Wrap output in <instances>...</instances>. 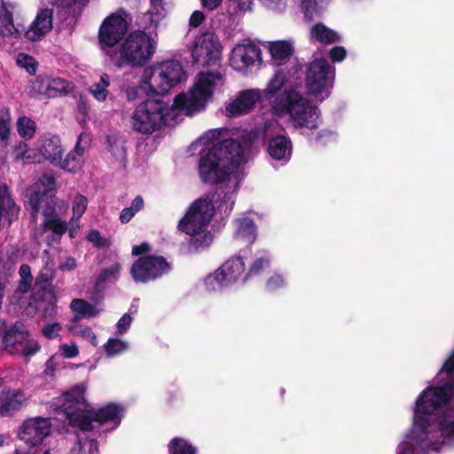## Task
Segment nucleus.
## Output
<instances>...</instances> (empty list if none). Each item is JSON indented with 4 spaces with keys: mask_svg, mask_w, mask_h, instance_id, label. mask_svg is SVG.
<instances>
[{
    "mask_svg": "<svg viewBox=\"0 0 454 454\" xmlns=\"http://www.w3.org/2000/svg\"><path fill=\"white\" fill-rule=\"evenodd\" d=\"M434 382L416 399L412 427L396 454H429L454 442V352Z\"/></svg>",
    "mask_w": 454,
    "mask_h": 454,
    "instance_id": "f257e3e1",
    "label": "nucleus"
},
{
    "mask_svg": "<svg viewBox=\"0 0 454 454\" xmlns=\"http://www.w3.org/2000/svg\"><path fill=\"white\" fill-rule=\"evenodd\" d=\"M90 147V137L87 133L82 132L76 141L74 148L72 150L78 156L83 157L85 152Z\"/></svg>",
    "mask_w": 454,
    "mask_h": 454,
    "instance_id": "de8ad7c7",
    "label": "nucleus"
},
{
    "mask_svg": "<svg viewBox=\"0 0 454 454\" xmlns=\"http://www.w3.org/2000/svg\"><path fill=\"white\" fill-rule=\"evenodd\" d=\"M20 207L16 205L8 187L0 184V228L8 227L18 219Z\"/></svg>",
    "mask_w": 454,
    "mask_h": 454,
    "instance_id": "412c9836",
    "label": "nucleus"
},
{
    "mask_svg": "<svg viewBox=\"0 0 454 454\" xmlns=\"http://www.w3.org/2000/svg\"><path fill=\"white\" fill-rule=\"evenodd\" d=\"M132 322V317L129 314H124L117 322V334L121 335L125 333L129 328Z\"/></svg>",
    "mask_w": 454,
    "mask_h": 454,
    "instance_id": "6e6d98bb",
    "label": "nucleus"
},
{
    "mask_svg": "<svg viewBox=\"0 0 454 454\" xmlns=\"http://www.w3.org/2000/svg\"><path fill=\"white\" fill-rule=\"evenodd\" d=\"M28 152V145L26 143H19L13 152L14 159L17 161L25 160V154Z\"/></svg>",
    "mask_w": 454,
    "mask_h": 454,
    "instance_id": "13d9d810",
    "label": "nucleus"
},
{
    "mask_svg": "<svg viewBox=\"0 0 454 454\" xmlns=\"http://www.w3.org/2000/svg\"><path fill=\"white\" fill-rule=\"evenodd\" d=\"M235 239L252 244L256 238L255 225L249 218L238 219L235 222Z\"/></svg>",
    "mask_w": 454,
    "mask_h": 454,
    "instance_id": "cd10ccee",
    "label": "nucleus"
},
{
    "mask_svg": "<svg viewBox=\"0 0 454 454\" xmlns=\"http://www.w3.org/2000/svg\"><path fill=\"white\" fill-rule=\"evenodd\" d=\"M346 55V50L342 46H335L329 52L330 59H332L333 62L342 61L345 59Z\"/></svg>",
    "mask_w": 454,
    "mask_h": 454,
    "instance_id": "4d7b16f0",
    "label": "nucleus"
},
{
    "mask_svg": "<svg viewBox=\"0 0 454 454\" xmlns=\"http://www.w3.org/2000/svg\"><path fill=\"white\" fill-rule=\"evenodd\" d=\"M155 49L156 42L149 35L135 30L125 37L118 51L107 50L106 55L119 69L126 66L142 67L153 58Z\"/></svg>",
    "mask_w": 454,
    "mask_h": 454,
    "instance_id": "423d86ee",
    "label": "nucleus"
},
{
    "mask_svg": "<svg viewBox=\"0 0 454 454\" xmlns=\"http://www.w3.org/2000/svg\"><path fill=\"white\" fill-rule=\"evenodd\" d=\"M55 277V269L52 263L46 262L45 265L40 270L36 280L40 283H48L51 281Z\"/></svg>",
    "mask_w": 454,
    "mask_h": 454,
    "instance_id": "09e8293b",
    "label": "nucleus"
},
{
    "mask_svg": "<svg viewBox=\"0 0 454 454\" xmlns=\"http://www.w3.org/2000/svg\"><path fill=\"white\" fill-rule=\"evenodd\" d=\"M262 90L249 89L244 90L238 93L233 99L226 106L227 114H244L251 111L257 104H262Z\"/></svg>",
    "mask_w": 454,
    "mask_h": 454,
    "instance_id": "6ab92c4d",
    "label": "nucleus"
},
{
    "mask_svg": "<svg viewBox=\"0 0 454 454\" xmlns=\"http://www.w3.org/2000/svg\"><path fill=\"white\" fill-rule=\"evenodd\" d=\"M59 352L65 358H74L79 355V348L75 343H65L59 346Z\"/></svg>",
    "mask_w": 454,
    "mask_h": 454,
    "instance_id": "8fccbe9b",
    "label": "nucleus"
},
{
    "mask_svg": "<svg viewBox=\"0 0 454 454\" xmlns=\"http://www.w3.org/2000/svg\"><path fill=\"white\" fill-rule=\"evenodd\" d=\"M35 307L43 318L52 317L57 314V299L51 294L48 301H35Z\"/></svg>",
    "mask_w": 454,
    "mask_h": 454,
    "instance_id": "58836bf2",
    "label": "nucleus"
},
{
    "mask_svg": "<svg viewBox=\"0 0 454 454\" xmlns=\"http://www.w3.org/2000/svg\"><path fill=\"white\" fill-rule=\"evenodd\" d=\"M87 239L90 242H91L95 247H104L109 245L108 241L106 239L102 238L99 231L96 230H91L89 232Z\"/></svg>",
    "mask_w": 454,
    "mask_h": 454,
    "instance_id": "864d4df0",
    "label": "nucleus"
},
{
    "mask_svg": "<svg viewBox=\"0 0 454 454\" xmlns=\"http://www.w3.org/2000/svg\"><path fill=\"white\" fill-rule=\"evenodd\" d=\"M333 79L334 68L323 58L313 60L307 67L305 84L310 95L324 94L322 99L328 98L333 85Z\"/></svg>",
    "mask_w": 454,
    "mask_h": 454,
    "instance_id": "9d476101",
    "label": "nucleus"
},
{
    "mask_svg": "<svg viewBox=\"0 0 454 454\" xmlns=\"http://www.w3.org/2000/svg\"><path fill=\"white\" fill-rule=\"evenodd\" d=\"M109 85H110V79H109L108 74H103L100 76L99 82H95L94 84H92L90 86V91L96 99H98L99 101H104V100H106V98L108 95L107 87Z\"/></svg>",
    "mask_w": 454,
    "mask_h": 454,
    "instance_id": "e433bc0d",
    "label": "nucleus"
},
{
    "mask_svg": "<svg viewBox=\"0 0 454 454\" xmlns=\"http://www.w3.org/2000/svg\"><path fill=\"white\" fill-rule=\"evenodd\" d=\"M181 115H132L131 124L137 131L151 134L163 128H174L183 119Z\"/></svg>",
    "mask_w": 454,
    "mask_h": 454,
    "instance_id": "dca6fc26",
    "label": "nucleus"
},
{
    "mask_svg": "<svg viewBox=\"0 0 454 454\" xmlns=\"http://www.w3.org/2000/svg\"><path fill=\"white\" fill-rule=\"evenodd\" d=\"M222 46L217 35L206 32L196 38L192 51L193 62L202 67L215 65L221 59Z\"/></svg>",
    "mask_w": 454,
    "mask_h": 454,
    "instance_id": "f8f14e48",
    "label": "nucleus"
},
{
    "mask_svg": "<svg viewBox=\"0 0 454 454\" xmlns=\"http://www.w3.org/2000/svg\"><path fill=\"white\" fill-rule=\"evenodd\" d=\"M106 140L108 150L112 155L115 158L117 157L123 159L126 153V150L123 145V140L121 137L115 136V134L107 136Z\"/></svg>",
    "mask_w": 454,
    "mask_h": 454,
    "instance_id": "a19ab883",
    "label": "nucleus"
},
{
    "mask_svg": "<svg viewBox=\"0 0 454 454\" xmlns=\"http://www.w3.org/2000/svg\"><path fill=\"white\" fill-rule=\"evenodd\" d=\"M56 189V178L51 172L44 173L33 186V194L29 199V205L36 198L39 197H55L49 195V192H54Z\"/></svg>",
    "mask_w": 454,
    "mask_h": 454,
    "instance_id": "a878e982",
    "label": "nucleus"
},
{
    "mask_svg": "<svg viewBox=\"0 0 454 454\" xmlns=\"http://www.w3.org/2000/svg\"><path fill=\"white\" fill-rule=\"evenodd\" d=\"M169 263L162 256L145 255L134 262L130 274L136 282L145 283L168 273Z\"/></svg>",
    "mask_w": 454,
    "mask_h": 454,
    "instance_id": "ddd939ff",
    "label": "nucleus"
},
{
    "mask_svg": "<svg viewBox=\"0 0 454 454\" xmlns=\"http://www.w3.org/2000/svg\"><path fill=\"white\" fill-rule=\"evenodd\" d=\"M186 80V73L178 60H166L146 67L143 82L154 95L163 96Z\"/></svg>",
    "mask_w": 454,
    "mask_h": 454,
    "instance_id": "6e6552de",
    "label": "nucleus"
},
{
    "mask_svg": "<svg viewBox=\"0 0 454 454\" xmlns=\"http://www.w3.org/2000/svg\"><path fill=\"white\" fill-rule=\"evenodd\" d=\"M270 265V259L267 255L258 257L251 264L248 271L247 272V278L259 274L262 270Z\"/></svg>",
    "mask_w": 454,
    "mask_h": 454,
    "instance_id": "49530a36",
    "label": "nucleus"
},
{
    "mask_svg": "<svg viewBox=\"0 0 454 454\" xmlns=\"http://www.w3.org/2000/svg\"><path fill=\"white\" fill-rule=\"evenodd\" d=\"M17 63L20 67L26 68L29 74H35L37 69V61L32 57L25 53L18 55Z\"/></svg>",
    "mask_w": 454,
    "mask_h": 454,
    "instance_id": "a18cd8bd",
    "label": "nucleus"
},
{
    "mask_svg": "<svg viewBox=\"0 0 454 454\" xmlns=\"http://www.w3.org/2000/svg\"><path fill=\"white\" fill-rule=\"evenodd\" d=\"M235 202L234 190L224 192L218 189L205 197L195 200L185 215L179 221L178 229L191 237V240L198 245H208L212 240L207 227L215 212L229 215Z\"/></svg>",
    "mask_w": 454,
    "mask_h": 454,
    "instance_id": "7ed1b4c3",
    "label": "nucleus"
},
{
    "mask_svg": "<svg viewBox=\"0 0 454 454\" xmlns=\"http://www.w3.org/2000/svg\"><path fill=\"white\" fill-rule=\"evenodd\" d=\"M63 208L66 212L68 204L57 197H39L32 200V219L37 222V215L42 214L43 216V223L39 226V230L43 232L51 231L55 235L61 237L67 231H69L70 223L62 220L57 214L56 207Z\"/></svg>",
    "mask_w": 454,
    "mask_h": 454,
    "instance_id": "1a4fd4ad",
    "label": "nucleus"
},
{
    "mask_svg": "<svg viewBox=\"0 0 454 454\" xmlns=\"http://www.w3.org/2000/svg\"><path fill=\"white\" fill-rule=\"evenodd\" d=\"M222 276L230 286L239 281L244 282L247 277L246 273V264L241 256L229 258L220 268Z\"/></svg>",
    "mask_w": 454,
    "mask_h": 454,
    "instance_id": "5701e85b",
    "label": "nucleus"
},
{
    "mask_svg": "<svg viewBox=\"0 0 454 454\" xmlns=\"http://www.w3.org/2000/svg\"><path fill=\"white\" fill-rule=\"evenodd\" d=\"M27 400L20 389H8L0 393V416H11L20 411Z\"/></svg>",
    "mask_w": 454,
    "mask_h": 454,
    "instance_id": "4be33fe9",
    "label": "nucleus"
},
{
    "mask_svg": "<svg viewBox=\"0 0 454 454\" xmlns=\"http://www.w3.org/2000/svg\"><path fill=\"white\" fill-rule=\"evenodd\" d=\"M17 129L23 138L30 139L35 133L36 124L27 115H22L17 121Z\"/></svg>",
    "mask_w": 454,
    "mask_h": 454,
    "instance_id": "c9c22d12",
    "label": "nucleus"
},
{
    "mask_svg": "<svg viewBox=\"0 0 454 454\" xmlns=\"http://www.w3.org/2000/svg\"><path fill=\"white\" fill-rule=\"evenodd\" d=\"M49 419L35 417L26 419L18 430V437L27 445L37 446L51 432Z\"/></svg>",
    "mask_w": 454,
    "mask_h": 454,
    "instance_id": "2eb2a0df",
    "label": "nucleus"
},
{
    "mask_svg": "<svg viewBox=\"0 0 454 454\" xmlns=\"http://www.w3.org/2000/svg\"><path fill=\"white\" fill-rule=\"evenodd\" d=\"M223 80L221 72L200 73L198 81L188 93H180L174 98L173 108L194 114L205 109L207 101L213 96L216 81Z\"/></svg>",
    "mask_w": 454,
    "mask_h": 454,
    "instance_id": "0eeeda50",
    "label": "nucleus"
},
{
    "mask_svg": "<svg viewBox=\"0 0 454 454\" xmlns=\"http://www.w3.org/2000/svg\"><path fill=\"white\" fill-rule=\"evenodd\" d=\"M62 326L59 323L48 324L43 328L42 333L47 339H53L59 335Z\"/></svg>",
    "mask_w": 454,
    "mask_h": 454,
    "instance_id": "5fc2aeb1",
    "label": "nucleus"
},
{
    "mask_svg": "<svg viewBox=\"0 0 454 454\" xmlns=\"http://www.w3.org/2000/svg\"><path fill=\"white\" fill-rule=\"evenodd\" d=\"M286 82V74L278 71L262 90V99L270 105V114H317L318 107L294 89L282 90Z\"/></svg>",
    "mask_w": 454,
    "mask_h": 454,
    "instance_id": "39448f33",
    "label": "nucleus"
},
{
    "mask_svg": "<svg viewBox=\"0 0 454 454\" xmlns=\"http://www.w3.org/2000/svg\"><path fill=\"white\" fill-rule=\"evenodd\" d=\"M10 134V118L0 115V144L4 145Z\"/></svg>",
    "mask_w": 454,
    "mask_h": 454,
    "instance_id": "603ef678",
    "label": "nucleus"
},
{
    "mask_svg": "<svg viewBox=\"0 0 454 454\" xmlns=\"http://www.w3.org/2000/svg\"><path fill=\"white\" fill-rule=\"evenodd\" d=\"M224 278H225L222 276L219 269L213 274L208 275L205 279V286L207 290L209 292H217L230 286L229 283H227Z\"/></svg>",
    "mask_w": 454,
    "mask_h": 454,
    "instance_id": "4c0bfd02",
    "label": "nucleus"
},
{
    "mask_svg": "<svg viewBox=\"0 0 454 454\" xmlns=\"http://www.w3.org/2000/svg\"><path fill=\"white\" fill-rule=\"evenodd\" d=\"M133 114H161L169 113L161 99L147 98L138 105Z\"/></svg>",
    "mask_w": 454,
    "mask_h": 454,
    "instance_id": "7c9ffc66",
    "label": "nucleus"
},
{
    "mask_svg": "<svg viewBox=\"0 0 454 454\" xmlns=\"http://www.w3.org/2000/svg\"><path fill=\"white\" fill-rule=\"evenodd\" d=\"M52 14L53 11L51 9H42L31 23L28 30L25 32V37L31 42L41 40L52 28Z\"/></svg>",
    "mask_w": 454,
    "mask_h": 454,
    "instance_id": "aec40b11",
    "label": "nucleus"
},
{
    "mask_svg": "<svg viewBox=\"0 0 454 454\" xmlns=\"http://www.w3.org/2000/svg\"><path fill=\"white\" fill-rule=\"evenodd\" d=\"M121 265L118 262H115L109 267L103 270L98 277V281L100 282H114L118 278V275L121 270Z\"/></svg>",
    "mask_w": 454,
    "mask_h": 454,
    "instance_id": "c03bdc74",
    "label": "nucleus"
},
{
    "mask_svg": "<svg viewBox=\"0 0 454 454\" xmlns=\"http://www.w3.org/2000/svg\"><path fill=\"white\" fill-rule=\"evenodd\" d=\"M222 1L223 0H201V4L205 8L213 11L221 4Z\"/></svg>",
    "mask_w": 454,
    "mask_h": 454,
    "instance_id": "338daca9",
    "label": "nucleus"
},
{
    "mask_svg": "<svg viewBox=\"0 0 454 454\" xmlns=\"http://www.w3.org/2000/svg\"><path fill=\"white\" fill-rule=\"evenodd\" d=\"M144 207V200L142 196H137L131 202L130 206L121 210L120 214V221L122 223H129L135 215L139 212Z\"/></svg>",
    "mask_w": 454,
    "mask_h": 454,
    "instance_id": "ea45409f",
    "label": "nucleus"
},
{
    "mask_svg": "<svg viewBox=\"0 0 454 454\" xmlns=\"http://www.w3.org/2000/svg\"><path fill=\"white\" fill-rule=\"evenodd\" d=\"M268 50L277 66H282L294 52L293 43L286 40L270 42Z\"/></svg>",
    "mask_w": 454,
    "mask_h": 454,
    "instance_id": "393cba45",
    "label": "nucleus"
},
{
    "mask_svg": "<svg viewBox=\"0 0 454 454\" xmlns=\"http://www.w3.org/2000/svg\"><path fill=\"white\" fill-rule=\"evenodd\" d=\"M149 250V245L147 243H142L138 246H134L132 247V254L134 255L141 254L145 252H147Z\"/></svg>",
    "mask_w": 454,
    "mask_h": 454,
    "instance_id": "774afa93",
    "label": "nucleus"
},
{
    "mask_svg": "<svg viewBox=\"0 0 454 454\" xmlns=\"http://www.w3.org/2000/svg\"><path fill=\"white\" fill-rule=\"evenodd\" d=\"M288 121L294 129H300L301 133L318 127V115H288Z\"/></svg>",
    "mask_w": 454,
    "mask_h": 454,
    "instance_id": "c756f323",
    "label": "nucleus"
},
{
    "mask_svg": "<svg viewBox=\"0 0 454 454\" xmlns=\"http://www.w3.org/2000/svg\"><path fill=\"white\" fill-rule=\"evenodd\" d=\"M37 150L40 155L51 164L58 166L64 154V147L59 136L46 133L39 137Z\"/></svg>",
    "mask_w": 454,
    "mask_h": 454,
    "instance_id": "a211bd4d",
    "label": "nucleus"
},
{
    "mask_svg": "<svg viewBox=\"0 0 454 454\" xmlns=\"http://www.w3.org/2000/svg\"><path fill=\"white\" fill-rule=\"evenodd\" d=\"M65 81L63 79H55L52 80L48 85H47V93L49 96H53L51 94V90H58L62 91L65 89Z\"/></svg>",
    "mask_w": 454,
    "mask_h": 454,
    "instance_id": "680f3d73",
    "label": "nucleus"
},
{
    "mask_svg": "<svg viewBox=\"0 0 454 454\" xmlns=\"http://www.w3.org/2000/svg\"><path fill=\"white\" fill-rule=\"evenodd\" d=\"M70 309L75 314L76 318L93 317L101 311V309L97 308L83 299H74L70 303Z\"/></svg>",
    "mask_w": 454,
    "mask_h": 454,
    "instance_id": "c85d7f7f",
    "label": "nucleus"
},
{
    "mask_svg": "<svg viewBox=\"0 0 454 454\" xmlns=\"http://www.w3.org/2000/svg\"><path fill=\"white\" fill-rule=\"evenodd\" d=\"M19 273L20 276L19 290L25 293L29 289L33 280L30 267L27 264L21 265Z\"/></svg>",
    "mask_w": 454,
    "mask_h": 454,
    "instance_id": "37998d69",
    "label": "nucleus"
},
{
    "mask_svg": "<svg viewBox=\"0 0 454 454\" xmlns=\"http://www.w3.org/2000/svg\"><path fill=\"white\" fill-rule=\"evenodd\" d=\"M169 454H195V449L185 440L174 438L168 444Z\"/></svg>",
    "mask_w": 454,
    "mask_h": 454,
    "instance_id": "79ce46f5",
    "label": "nucleus"
},
{
    "mask_svg": "<svg viewBox=\"0 0 454 454\" xmlns=\"http://www.w3.org/2000/svg\"><path fill=\"white\" fill-rule=\"evenodd\" d=\"M261 49L254 44H243L235 47L231 52V66L241 72L254 65L256 61L262 62Z\"/></svg>",
    "mask_w": 454,
    "mask_h": 454,
    "instance_id": "f3484780",
    "label": "nucleus"
},
{
    "mask_svg": "<svg viewBox=\"0 0 454 454\" xmlns=\"http://www.w3.org/2000/svg\"><path fill=\"white\" fill-rule=\"evenodd\" d=\"M82 165V157L78 156L72 150L66 155L65 159L62 157L58 163V167L68 172H76L81 169Z\"/></svg>",
    "mask_w": 454,
    "mask_h": 454,
    "instance_id": "f704fd0d",
    "label": "nucleus"
},
{
    "mask_svg": "<svg viewBox=\"0 0 454 454\" xmlns=\"http://www.w3.org/2000/svg\"><path fill=\"white\" fill-rule=\"evenodd\" d=\"M85 387L82 385L76 386L60 397L59 408L66 415L72 427L83 431H90L98 427L112 423L116 427L123 416L122 407L109 403L105 407L95 411L84 398Z\"/></svg>",
    "mask_w": 454,
    "mask_h": 454,
    "instance_id": "20e7f679",
    "label": "nucleus"
},
{
    "mask_svg": "<svg viewBox=\"0 0 454 454\" xmlns=\"http://www.w3.org/2000/svg\"><path fill=\"white\" fill-rule=\"evenodd\" d=\"M20 32L13 24L12 13L3 4L0 6V35L19 36Z\"/></svg>",
    "mask_w": 454,
    "mask_h": 454,
    "instance_id": "2f4dec72",
    "label": "nucleus"
},
{
    "mask_svg": "<svg viewBox=\"0 0 454 454\" xmlns=\"http://www.w3.org/2000/svg\"><path fill=\"white\" fill-rule=\"evenodd\" d=\"M284 285L285 281L283 278L279 275H274L268 279L266 286L270 291H274Z\"/></svg>",
    "mask_w": 454,
    "mask_h": 454,
    "instance_id": "052dcab7",
    "label": "nucleus"
},
{
    "mask_svg": "<svg viewBox=\"0 0 454 454\" xmlns=\"http://www.w3.org/2000/svg\"><path fill=\"white\" fill-rule=\"evenodd\" d=\"M4 348L11 354H20L24 356L37 352L39 345L29 338L27 331L22 325L15 324L4 334Z\"/></svg>",
    "mask_w": 454,
    "mask_h": 454,
    "instance_id": "4468645a",
    "label": "nucleus"
},
{
    "mask_svg": "<svg viewBox=\"0 0 454 454\" xmlns=\"http://www.w3.org/2000/svg\"><path fill=\"white\" fill-rule=\"evenodd\" d=\"M76 266L75 259L73 257H67L59 264V269L63 271H70L74 270Z\"/></svg>",
    "mask_w": 454,
    "mask_h": 454,
    "instance_id": "e2e57ef3",
    "label": "nucleus"
},
{
    "mask_svg": "<svg viewBox=\"0 0 454 454\" xmlns=\"http://www.w3.org/2000/svg\"><path fill=\"white\" fill-rule=\"evenodd\" d=\"M82 449L87 448L90 454H95L98 450V443L94 440L85 439L82 442Z\"/></svg>",
    "mask_w": 454,
    "mask_h": 454,
    "instance_id": "0e129e2a",
    "label": "nucleus"
},
{
    "mask_svg": "<svg viewBox=\"0 0 454 454\" xmlns=\"http://www.w3.org/2000/svg\"><path fill=\"white\" fill-rule=\"evenodd\" d=\"M128 18L131 20L129 13L119 10L102 21L98 29V42L102 49L110 50L124 39L129 30Z\"/></svg>",
    "mask_w": 454,
    "mask_h": 454,
    "instance_id": "9b49d317",
    "label": "nucleus"
},
{
    "mask_svg": "<svg viewBox=\"0 0 454 454\" xmlns=\"http://www.w3.org/2000/svg\"><path fill=\"white\" fill-rule=\"evenodd\" d=\"M311 35L317 42L326 44L333 43L338 41L337 34L320 22L312 27Z\"/></svg>",
    "mask_w": 454,
    "mask_h": 454,
    "instance_id": "473e14b6",
    "label": "nucleus"
},
{
    "mask_svg": "<svg viewBox=\"0 0 454 454\" xmlns=\"http://www.w3.org/2000/svg\"><path fill=\"white\" fill-rule=\"evenodd\" d=\"M87 207L88 199L82 194H76L74 198L72 204L73 216L69 221V236L71 238H74L76 235L78 230L80 229L79 220L86 211Z\"/></svg>",
    "mask_w": 454,
    "mask_h": 454,
    "instance_id": "bb28decb",
    "label": "nucleus"
},
{
    "mask_svg": "<svg viewBox=\"0 0 454 454\" xmlns=\"http://www.w3.org/2000/svg\"><path fill=\"white\" fill-rule=\"evenodd\" d=\"M59 356L58 355H53L46 363V372L48 374H52L56 369L58 364V360Z\"/></svg>",
    "mask_w": 454,
    "mask_h": 454,
    "instance_id": "69168bd1",
    "label": "nucleus"
},
{
    "mask_svg": "<svg viewBox=\"0 0 454 454\" xmlns=\"http://www.w3.org/2000/svg\"><path fill=\"white\" fill-rule=\"evenodd\" d=\"M205 20V15L201 11H194L189 19V26L191 27H199Z\"/></svg>",
    "mask_w": 454,
    "mask_h": 454,
    "instance_id": "bf43d9fd",
    "label": "nucleus"
},
{
    "mask_svg": "<svg viewBox=\"0 0 454 454\" xmlns=\"http://www.w3.org/2000/svg\"><path fill=\"white\" fill-rule=\"evenodd\" d=\"M249 146L247 141L223 138V129H211L194 141L189 150H199L198 170L203 183L228 182L236 189L238 178L234 169L247 161Z\"/></svg>",
    "mask_w": 454,
    "mask_h": 454,
    "instance_id": "f03ea898",
    "label": "nucleus"
},
{
    "mask_svg": "<svg viewBox=\"0 0 454 454\" xmlns=\"http://www.w3.org/2000/svg\"><path fill=\"white\" fill-rule=\"evenodd\" d=\"M75 334L90 341L94 347L98 345V338L92 329L89 326L81 327L75 332Z\"/></svg>",
    "mask_w": 454,
    "mask_h": 454,
    "instance_id": "3c124183",
    "label": "nucleus"
},
{
    "mask_svg": "<svg viewBox=\"0 0 454 454\" xmlns=\"http://www.w3.org/2000/svg\"><path fill=\"white\" fill-rule=\"evenodd\" d=\"M129 342L117 338H110L105 344L104 349L108 357L119 356L128 350Z\"/></svg>",
    "mask_w": 454,
    "mask_h": 454,
    "instance_id": "72a5a7b5",
    "label": "nucleus"
},
{
    "mask_svg": "<svg viewBox=\"0 0 454 454\" xmlns=\"http://www.w3.org/2000/svg\"><path fill=\"white\" fill-rule=\"evenodd\" d=\"M292 143L290 139L284 135L273 137L268 144V153L276 160L287 162L292 154Z\"/></svg>",
    "mask_w": 454,
    "mask_h": 454,
    "instance_id": "b1692460",
    "label": "nucleus"
}]
</instances>
